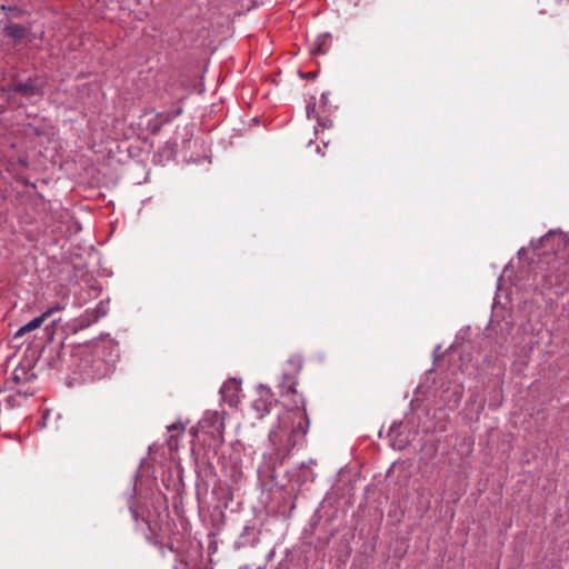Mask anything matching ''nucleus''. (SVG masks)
<instances>
[{
  "label": "nucleus",
  "mask_w": 569,
  "mask_h": 569,
  "mask_svg": "<svg viewBox=\"0 0 569 569\" xmlns=\"http://www.w3.org/2000/svg\"><path fill=\"white\" fill-rule=\"evenodd\" d=\"M302 367L299 358H291L287 361L283 371V381L281 382V396H292L297 399L293 400V405L298 408L299 405H303V397L298 393L296 389V379Z\"/></svg>",
  "instance_id": "nucleus-1"
},
{
  "label": "nucleus",
  "mask_w": 569,
  "mask_h": 569,
  "mask_svg": "<svg viewBox=\"0 0 569 569\" xmlns=\"http://www.w3.org/2000/svg\"><path fill=\"white\" fill-rule=\"evenodd\" d=\"M565 244V238L561 233L549 232L539 240V246L536 247L537 256H546L551 252L557 256Z\"/></svg>",
  "instance_id": "nucleus-2"
},
{
  "label": "nucleus",
  "mask_w": 569,
  "mask_h": 569,
  "mask_svg": "<svg viewBox=\"0 0 569 569\" xmlns=\"http://www.w3.org/2000/svg\"><path fill=\"white\" fill-rule=\"evenodd\" d=\"M299 433V430H292L290 433L287 435L286 440L281 439L280 431L278 430H271L269 433V440L272 442L277 450L278 456L286 457L289 455L291 449L297 443V436Z\"/></svg>",
  "instance_id": "nucleus-3"
},
{
  "label": "nucleus",
  "mask_w": 569,
  "mask_h": 569,
  "mask_svg": "<svg viewBox=\"0 0 569 569\" xmlns=\"http://www.w3.org/2000/svg\"><path fill=\"white\" fill-rule=\"evenodd\" d=\"M200 428L202 430L211 429V430H208L207 432L210 433L212 436V438H214L219 442L223 441L224 423H223V420L221 419V417L217 412H214L210 417L203 419L200 422Z\"/></svg>",
  "instance_id": "nucleus-4"
},
{
  "label": "nucleus",
  "mask_w": 569,
  "mask_h": 569,
  "mask_svg": "<svg viewBox=\"0 0 569 569\" xmlns=\"http://www.w3.org/2000/svg\"><path fill=\"white\" fill-rule=\"evenodd\" d=\"M3 32L7 37L12 39L14 42H20L27 38L31 32V27H26L23 24L9 22L4 26Z\"/></svg>",
  "instance_id": "nucleus-5"
},
{
  "label": "nucleus",
  "mask_w": 569,
  "mask_h": 569,
  "mask_svg": "<svg viewBox=\"0 0 569 569\" xmlns=\"http://www.w3.org/2000/svg\"><path fill=\"white\" fill-rule=\"evenodd\" d=\"M240 381L237 379L227 380L220 392L224 401H228L230 405H233L238 401V393L240 391Z\"/></svg>",
  "instance_id": "nucleus-6"
},
{
  "label": "nucleus",
  "mask_w": 569,
  "mask_h": 569,
  "mask_svg": "<svg viewBox=\"0 0 569 569\" xmlns=\"http://www.w3.org/2000/svg\"><path fill=\"white\" fill-rule=\"evenodd\" d=\"M331 46V36L329 33L319 34L310 47L313 56L326 54Z\"/></svg>",
  "instance_id": "nucleus-7"
},
{
  "label": "nucleus",
  "mask_w": 569,
  "mask_h": 569,
  "mask_svg": "<svg viewBox=\"0 0 569 569\" xmlns=\"http://www.w3.org/2000/svg\"><path fill=\"white\" fill-rule=\"evenodd\" d=\"M44 321H46V319L42 315L32 319L31 321H29L28 323H26L24 326L19 328V330L14 335V338H20V337L24 336L26 333L40 328Z\"/></svg>",
  "instance_id": "nucleus-8"
},
{
  "label": "nucleus",
  "mask_w": 569,
  "mask_h": 569,
  "mask_svg": "<svg viewBox=\"0 0 569 569\" xmlns=\"http://www.w3.org/2000/svg\"><path fill=\"white\" fill-rule=\"evenodd\" d=\"M36 378V375L31 372L26 366H19L13 371V380L17 383H26Z\"/></svg>",
  "instance_id": "nucleus-9"
},
{
  "label": "nucleus",
  "mask_w": 569,
  "mask_h": 569,
  "mask_svg": "<svg viewBox=\"0 0 569 569\" xmlns=\"http://www.w3.org/2000/svg\"><path fill=\"white\" fill-rule=\"evenodd\" d=\"M16 91L24 96H33L39 92V87L36 80L28 79L26 82L17 83Z\"/></svg>",
  "instance_id": "nucleus-10"
},
{
  "label": "nucleus",
  "mask_w": 569,
  "mask_h": 569,
  "mask_svg": "<svg viewBox=\"0 0 569 569\" xmlns=\"http://www.w3.org/2000/svg\"><path fill=\"white\" fill-rule=\"evenodd\" d=\"M555 283L560 286L569 283V261L566 262L563 269L556 274Z\"/></svg>",
  "instance_id": "nucleus-11"
},
{
  "label": "nucleus",
  "mask_w": 569,
  "mask_h": 569,
  "mask_svg": "<svg viewBox=\"0 0 569 569\" xmlns=\"http://www.w3.org/2000/svg\"><path fill=\"white\" fill-rule=\"evenodd\" d=\"M2 10L6 12V16L11 18H21L24 14V10L17 6H3Z\"/></svg>",
  "instance_id": "nucleus-12"
},
{
  "label": "nucleus",
  "mask_w": 569,
  "mask_h": 569,
  "mask_svg": "<svg viewBox=\"0 0 569 569\" xmlns=\"http://www.w3.org/2000/svg\"><path fill=\"white\" fill-rule=\"evenodd\" d=\"M169 81H170V82H169V83H168V86L166 87V91H167L168 93H170V94L174 96L173 90H174V86H176V83H178V82H181V83H182V81H181V74H180L179 72H177V71H173V72L169 76Z\"/></svg>",
  "instance_id": "nucleus-13"
},
{
  "label": "nucleus",
  "mask_w": 569,
  "mask_h": 569,
  "mask_svg": "<svg viewBox=\"0 0 569 569\" xmlns=\"http://www.w3.org/2000/svg\"><path fill=\"white\" fill-rule=\"evenodd\" d=\"M288 398V402L287 405L288 406H291V410H296L295 411V415L296 416H299V417H302V415L305 416V419H308V416H306V411H305V403L303 405H299V407L297 408L295 405H293V400L296 399L295 397L292 396H289L287 397Z\"/></svg>",
  "instance_id": "nucleus-14"
},
{
  "label": "nucleus",
  "mask_w": 569,
  "mask_h": 569,
  "mask_svg": "<svg viewBox=\"0 0 569 569\" xmlns=\"http://www.w3.org/2000/svg\"><path fill=\"white\" fill-rule=\"evenodd\" d=\"M63 309H64V307H63L62 305H60V303H56V305H53L52 307H50L47 311H44V312L42 313V316H43V317H44V319L47 320L50 316H52L53 313L59 312V311H61V310H63Z\"/></svg>",
  "instance_id": "nucleus-15"
},
{
  "label": "nucleus",
  "mask_w": 569,
  "mask_h": 569,
  "mask_svg": "<svg viewBox=\"0 0 569 569\" xmlns=\"http://www.w3.org/2000/svg\"><path fill=\"white\" fill-rule=\"evenodd\" d=\"M316 111H317V109H316V108H312V109H306L307 118H308V119L317 118V117H318V113H317Z\"/></svg>",
  "instance_id": "nucleus-16"
},
{
  "label": "nucleus",
  "mask_w": 569,
  "mask_h": 569,
  "mask_svg": "<svg viewBox=\"0 0 569 569\" xmlns=\"http://www.w3.org/2000/svg\"><path fill=\"white\" fill-rule=\"evenodd\" d=\"M321 98H322V103L325 104V103L327 102V101H326V100H327V97H326L325 94H322V97H321Z\"/></svg>",
  "instance_id": "nucleus-17"
},
{
  "label": "nucleus",
  "mask_w": 569,
  "mask_h": 569,
  "mask_svg": "<svg viewBox=\"0 0 569 569\" xmlns=\"http://www.w3.org/2000/svg\"><path fill=\"white\" fill-rule=\"evenodd\" d=\"M177 98H178V100H179V101H182V100H183V98H184V96H179V97H177Z\"/></svg>",
  "instance_id": "nucleus-18"
},
{
  "label": "nucleus",
  "mask_w": 569,
  "mask_h": 569,
  "mask_svg": "<svg viewBox=\"0 0 569 569\" xmlns=\"http://www.w3.org/2000/svg\"><path fill=\"white\" fill-rule=\"evenodd\" d=\"M306 432H307V430H306V429L301 430V435H302V436H305V435H306Z\"/></svg>",
  "instance_id": "nucleus-19"
},
{
  "label": "nucleus",
  "mask_w": 569,
  "mask_h": 569,
  "mask_svg": "<svg viewBox=\"0 0 569 569\" xmlns=\"http://www.w3.org/2000/svg\"><path fill=\"white\" fill-rule=\"evenodd\" d=\"M567 2H569V0H567Z\"/></svg>",
  "instance_id": "nucleus-20"
}]
</instances>
